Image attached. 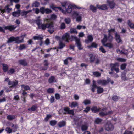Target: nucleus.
<instances>
[{
  "label": "nucleus",
  "mask_w": 134,
  "mask_h": 134,
  "mask_svg": "<svg viewBox=\"0 0 134 134\" xmlns=\"http://www.w3.org/2000/svg\"><path fill=\"white\" fill-rule=\"evenodd\" d=\"M102 120V119H100L99 118H98L97 119H96L95 121V122L97 124H99L101 122Z\"/></svg>",
  "instance_id": "nucleus-38"
},
{
  "label": "nucleus",
  "mask_w": 134,
  "mask_h": 134,
  "mask_svg": "<svg viewBox=\"0 0 134 134\" xmlns=\"http://www.w3.org/2000/svg\"><path fill=\"white\" fill-rule=\"evenodd\" d=\"M71 37L75 40L76 44L78 47L79 49V50H81V49H82V45L81 44V42L80 41V39L78 38L77 37L75 36H73V35H72Z\"/></svg>",
  "instance_id": "nucleus-8"
},
{
  "label": "nucleus",
  "mask_w": 134,
  "mask_h": 134,
  "mask_svg": "<svg viewBox=\"0 0 134 134\" xmlns=\"http://www.w3.org/2000/svg\"><path fill=\"white\" fill-rule=\"evenodd\" d=\"M20 10H18L16 12H14L12 13V15L14 17H18L21 14Z\"/></svg>",
  "instance_id": "nucleus-20"
},
{
  "label": "nucleus",
  "mask_w": 134,
  "mask_h": 134,
  "mask_svg": "<svg viewBox=\"0 0 134 134\" xmlns=\"http://www.w3.org/2000/svg\"><path fill=\"white\" fill-rule=\"evenodd\" d=\"M93 84L92 85V87L91 88V90L92 91H93V92H94V91H95V88H97V86L95 84V82L94 81V80H93Z\"/></svg>",
  "instance_id": "nucleus-29"
},
{
  "label": "nucleus",
  "mask_w": 134,
  "mask_h": 134,
  "mask_svg": "<svg viewBox=\"0 0 134 134\" xmlns=\"http://www.w3.org/2000/svg\"><path fill=\"white\" fill-rule=\"evenodd\" d=\"M40 11L42 13H46V14H49V13H51L52 11V10H51V9H48V8L45 9L44 7H42L40 9Z\"/></svg>",
  "instance_id": "nucleus-10"
},
{
  "label": "nucleus",
  "mask_w": 134,
  "mask_h": 134,
  "mask_svg": "<svg viewBox=\"0 0 134 134\" xmlns=\"http://www.w3.org/2000/svg\"><path fill=\"white\" fill-rule=\"evenodd\" d=\"M115 38L118 43H120L122 40L121 39V37L120 35H118L117 32L115 33Z\"/></svg>",
  "instance_id": "nucleus-22"
},
{
  "label": "nucleus",
  "mask_w": 134,
  "mask_h": 134,
  "mask_svg": "<svg viewBox=\"0 0 134 134\" xmlns=\"http://www.w3.org/2000/svg\"><path fill=\"white\" fill-rule=\"evenodd\" d=\"M18 49L19 50H23V49H25L26 48V46L25 44H21L18 47Z\"/></svg>",
  "instance_id": "nucleus-34"
},
{
  "label": "nucleus",
  "mask_w": 134,
  "mask_h": 134,
  "mask_svg": "<svg viewBox=\"0 0 134 134\" xmlns=\"http://www.w3.org/2000/svg\"><path fill=\"white\" fill-rule=\"evenodd\" d=\"M127 65L126 63H123L120 65V68L121 69H126V66Z\"/></svg>",
  "instance_id": "nucleus-45"
},
{
  "label": "nucleus",
  "mask_w": 134,
  "mask_h": 134,
  "mask_svg": "<svg viewBox=\"0 0 134 134\" xmlns=\"http://www.w3.org/2000/svg\"><path fill=\"white\" fill-rule=\"evenodd\" d=\"M18 83V82L16 80H15L14 81H10L9 83V85H10L11 86H15Z\"/></svg>",
  "instance_id": "nucleus-24"
},
{
  "label": "nucleus",
  "mask_w": 134,
  "mask_h": 134,
  "mask_svg": "<svg viewBox=\"0 0 134 134\" xmlns=\"http://www.w3.org/2000/svg\"><path fill=\"white\" fill-rule=\"evenodd\" d=\"M5 130L6 131L7 133H10L12 131V129H10L9 127H7L5 129Z\"/></svg>",
  "instance_id": "nucleus-41"
},
{
  "label": "nucleus",
  "mask_w": 134,
  "mask_h": 134,
  "mask_svg": "<svg viewBox=\"0 0 134 134\" xmlns=\"http://www.w3.org/2000/svg\"><path fill=\"white\" fill-rule=\"evenodd\" d=\"M18 128V127L17 125H15L14 124V126L13 127V128L12 129V131L14 132H15V131L17 130Z\"/></svg>",
  "instance_id": "nucleus-56"
},
{
  "label": "nucleus",
  "mask_w": 134,
  "mask_h": 134,
  "mask_svg": "<svg viewBox=\"0 0 134 134\" xmlns=\"http://www.w3.org/2000/svg\"><path fill=\"white\" fill-rule=\"evenodd\" d=\"M78 104L77 102H73L71 104V107H73L77 106H78Z\"/></svg>",
  "instance_id": "nucleus-44"
},
{
  "label": "nucleus",
  "mask_w": 134,
  "mask_h": 134,
  "mask_svg": "<svg viewBox=\"0 0 134 134\" xmlns=\"http://www.w3.org/2000/svg\"><path fill=\"white\" fill-rule=\"evenodd\" d=\"M51 117V115H49V114H47V116L46 118H45V120L46 121H47L48 120L49 118Z\"/></svg>",
  "instance_id": "nucleus-58"
},
{
  "label": "nucleus",
  "mask_w": 134,
  "mask_h": 134,
  "mask_svg": "<svg viewBox=\"0 0 134 134\" xmlns=\"http://www.w3.org/2000/svg\"><path fill=\"white\" fill-rule=\"evenodd\" d=\"M62 5L63 7V12H67L68 13H70L72 10V6L71 5H68L66 3H62Z\"/></svg>",
  "instance_id": "nucleus-5"
},
{
  "label": "nucleus",
  "mask_w": 134,
  "mask_h": 134,
  "mask_svg": "<svg viewBox=\"0 0 134 134\" xmlns=\"http://www.w3.org/2000/svg\"><path fill=\"white\" fill-rule=\"evenodd\" d=\"M18 62L20 65H22L24 66H26L28 65V63L25 59H23V60H19Z\"/></svg>",
  "instance_id": "nucleus-18"
},
{
  "label": "nucleus",
  "mask_w": 134,
  "mask_h": 134,
  "mask_svg": "<svg viewBox=\"0 0 134 134\" xmlns=\"http://www.w3.org/2000/svg\"><path fill=\"white\" fill-rule=\"evenodd\" d=\"M21 87H23L25 90H28V89H30V88L29 86L28 85L25 86L24 85H21Z\"/></svg>",
  "instance_id": "nucleus-43"
},
{
  "label": "nucleus",
  "mask_w": 134,
  "mask_h": 134,
  "mask_svg": "<svg viewBox=\"0 0 134 134\" xmlns=\"http://www.w3.org/2000/svg\"><path fill=\"white\" fill-rule=\"evenodd\" d=\"M124 134H132L131 131H125Z\"/></svg>",
  "instance_id": "nucleus-64"
},
{
  "label": "nucleus",
  "mask_w": 134,
  "mask_h": 134,
  "mask_svg": "<svg viewBox=\"0 0 134 134\" xmlns=\"http://www.w3.org/2000/svg\"><path fill=\"white\" fill-rule=\"evenodd\" d=\"M37 109V107L35 105H33L31 108H29L28 109V110H32V111H35Z\"/></svg>",
  "instance_id": "nucleus-48"
},
{
  "label": "nucleus",
  "mask_w": 134,
  "mask_h": 134,
  "mask_svg": "<svg viewBox=\"0 0 134 134\" xmlns=\"http://www.w3.org/2000/svg\"><path fill=\"white\" fill-rule=\"evenodd\" d=\"M119 98V97H118L117 96H113L112 97V99L114 101H117Z\"/></svg>",
  "instance_id": "nucleus-53"
},
{
  "label": "nucleus",
  "mask_w": 134,
  "mask_h": 134,
  "mask_svg": "<svg viewBox=\"0 0 134 134\" xmlns=\"http://www.w3.org/2000/svg\"><path fill=\"white\" fill-rule=\"evenodd\" d=\"M55 98L57 99H59L60 98V95L58 94H56L55 95Z\"/></svg>",
  "instance_id": "nucleus-61"
},
{
  "label": "nucleus",
  "mask_w": 134,
  "mask_h": 134,
  "mask_svg": "<svg viewBox=\"0 0 134 134\" xmlns=\"http://www.w3.org/2000/svg\"><path fill=\"white\" fill-rule=\"evenodd\" d=\"M127 24L131 28H134V24L130 20H128Z\"/></svg>",
  "instance_id": "nucleus-30"
},
{
  "label": "nucleus",
  "mask_w": 134,
  "mask_h": 134,
  "mask_svg": "<svg viewBox=\"0 0 134 134\" xmlns=\"http://www.w3.org/2000/svg\"><path fill=\"white\" fill-rule=\"evenodd\" d=\"M65 43H64L61 41H60L59 43V46L58 47V49H62L65 46Z\"/></svg>",
  "instance_id": "nucleus-27"
},
{
  "label": "nucleus",
  "mask_w": 134,
  "mask_h": 134,
  "mask_svg": "<svg viewBox=\"0 0 134 134\" xmlns=\"http://www.w3.org/2000/svg\"><path fill=\"white\" fill-rule=\"evenodd\" d=\"M56 15H54V14H52L51 16V19H56Z\"/></svg>",
  "instance_id": "nucleus-62"
},
{
  "label": "nucleus",
  "mask_w": 134,
  "mask_h": 134,
  "mask_svg": "<svg viewBox=\"0 0 134 134\" xmlns=\"http://www.w3.org/2000/svg\"><path fill=\"white\" fill-rule=\"evenodd\" d=\"M44 65V68L42 67L41 68V69H43V70H47L48 69L49 63H48V61L47 60H44L43 62Z\"/></svg>",
  "instance_id": "nucleus-14"
},
{
  "label": "nucleus",
  "mask_w": 134,
  "mask_h": 134,
  "mask_svg": "<svg viewBox=\"0 0 134 134\" xmlns=\"http://www.w3.org/2000/svg\"><path fill=\"white\" fill-rule=\"evenodd\" d=\"M83 103H84L85 104L87 105L88 104H90L91 101L90 100H89V99H86L83 101Z\"/></svg>",
  "instance_id": "nucleus-47"
},
{
  "label": "nucleus",
  "mask_w": 134,
  "mask_h": 134,
  "mask_svg": "<svg viewBox=\"0 0 134 134\" xmlns=\"http://www.w3.org/2000/svg\"><path fill=\"white\" fill-rule=\"evenodd\" d=\"M105 128L106 130L111 131L113 130L114 126L110 122H107L105 125Z\"/></svg>",
  "instance_id": "nucleus-9"
},
{
  "label": "nucleus",
  "mask_w": 134,
  "mask_h": 134,
  "mask_svg": "<svg viewBox=\"0 0 134 134\" xmlns=\"http://www.w3.org/2000/svg\"><path fill=\"white\" fill-rule=\"evenodd\" d=\"M97 7L99 9H101L103 10H106L108 9V8L107 7L106 5H97Z\"/></svg>",
  "instance_id": "nucleus-21"
},
{
  "label": "nucleus",
  "mask_w": 134,
  "mask_h": 134,
  "mask_svg": "<svg viewBox=\"0 0 134 134\" xmlns=\"http://www.w3.org/2000/svg\"><path fill=\"white\" fill-rule=\"evenodd\" d=\"M41 20L38 19L36 20V23L38 26L39 28L41 29L42 30H45L46 28L49 29L48 31L52 34L54 31V25L52 22H48L46 24H42Z\"/></svg>",
  "instance_id": "nucleus-1"
},
{
  "label": "nucleus",
  "mask_w": 134,
  "mask_h": 134,
  "mask_svg": "<svg viewBox=\"0 0 134 134\" xmlns=\"http://www.w3.org/2000/svg\"><path fill=\"white\" fill-rule=\"evenodd\" d=\"M104 37L103 40H101L103 44V45L105 46V47H107L109 48L110 49L113 47V44L111 43V42H110L109 43H105L107 40H108L109 41V40L108 39V36L107 35L104 34Z\"/></svg>",
  "instance_id": "nucleus-3"
},
{
  "label": "nucleus",
  "mask_w": 134,
  "mask_h": 134,
  "mask_svg": "<svg viewBox=\"0 0 134 134\" xmlns=\"http://www.w3.org/2000/svg\"><path fill=\"white\" fill-rule=\"evenodd\" d=\"M26 35H21V37L22 39L21 40H20L19 37H14L12 36V37H10L9 39L7 41V42L8 43H9L12 42H13V41H15V43H22V42H24V37Z\"/></svg>",
  "instance_id": "nucleus-2"
},
{
  "label": "nucleus",
  "mask_w": 134,
  "mask_h": 134,
  "mask_svg": "<svg viewBox=\"0 0 134 134\" xmlns=\"http://www.w3.org/2000/svg\"><path fill=\"white\" fill-rule=\"evenodd\" d=\"M99 115L100 116H104L107 115V112H103V111H101L99 113Z\"/></svg>",
  "instance_id": "nucleus-52"
},
{
  "label": "nucleus",
  "mask_w": 134,
  "mask_h": 134,
  "mask_svg": "<svg viewBox=\"0 0 134 134\" xmlns=\"http://www.w3.org/2000/svg\"><path fill=\"white\" fill-rule=\"evenodd\" d=\"M54 91V89L53 88H49L47 89V92L49 93H53Z\"/></svg>",
  "instance_id": "nucleus-35"
},
{
  "label": "nucleus",
  "mask_w": 134,
  "mask_h": 134,
  "mask_svg": "<svg viewBox=\"0 0 134 134\" xmlns=\"http://www.w3.org/2000/svg\"><path fill=\"white\" fill-rule=\"evenodd\" d=\"M15 115H8L7 117V119L9 120H13V119H15Z\"/></svg>",
  "instance_id": "nucleus-39"
},
{
  "label": "nucleus",
  "mask_w": 134,
  "mask_h": 134,
  "mask_svg": "<svg viewBox=\"0 0 134 134\" xmlns=\"http://www.w3.org/2000/svg\"><path fill=\"white\" fill-rule=\"evenodd\" d=\"M110 66L112 71L115 70L116 72H119L120 71V69L119 68V64L118 63L116 62L115 63H111Z\"/></svg>",
  "instance_id": "nucleus-7"
},
{
  "label": "nucleus",
  "mask_w": 134,
  "mask_h": 134,
  "mask_svg": "<svg viewBox=\"0 0 134 134\" xmlns=\"http://www.w3.org/2000/svg\"><path fill=\"white\" fill-rule=\"evenodd\" d=\"M93 75L95 76H96V77H99V76H100L101 75V73H99V72H93Z\"/></svg>",
  "instance_id": "nucleus-36"
},
{
  "label": "nucleus",
  "mask_w": 134,
  "mask_h": 134,
  "mask_svg": "<svg viewBox=\"0 0 134 134\" xmlns=\"http://www.w3.org/2000/svg\"><path fill=\"white\" fill-rule=\"evenodd\" d=\"M40 5V4L39 2H37V1H35L33 3L32 5L33 6H35V7H38Z\"/></svg>",
  "instance_id": "nucleus-42"
},
{
  "label": "nucleus",
  "mask_w": 134,
  "mask_h": 134,
  "mask_svg": "<svg viewBox=\"0 0 134 134\" xmlns=\"http://www.w3.org/2000/svg\"><path fill=\"white\" fill-rule=\"evenodd\" d=\"M16 27H17V26L16 25H11L4 26V28L5 29H8L10 31H12V30H14Z\"/></svg>",
  "instance_id": "nucleus-13"
},
{
  "label": "nucleus",
  "mask_w": 134,
  "mask_h": 134,
  "mask_svg": "<svg viewBox=\"0 0 134 134\" xmlns=\"http://www.w3.org/2000/svg\"><path fill=\"white\" fill-rule=\"evenodd\" d=\"M109 82H111V84H113L114 83L113 81L111 80L110 78H108L107 80H98L97 81V82L98 84L103 85H107Z\"/></svg>",
  "instance_id": "nucleus-6"
},
{
  "label": "nucleus",
  "mask_w": 134,
  "mask_h": 134,
  "mask_svg": "<svg viewBox=\"0 0 134 134\" xmlns=\"http://www.w3.org/2000/svg\"><path fill=\"white\" fill-rule=\"evenodd\" d=\"M66 124V122L65 121H62L59 122L58 124L59 127H62L64 126Z\"/></svg>",
  "instance_id": "nucleus-28"
},
{
  "label": "nucleus",
  "mask_w": 134,
  "mask_h": 134,
  "mask_svg": "<svg viewBox=\"0 0 134 134\" xmlns=\"http://www.w3.org/2000/svg\"><path fill=\"white\" fill-rule=\"evenodd\" d=\"M99 50H100L102 52H103V53H105L106 51L103 48V47H102V46H100L99 48Z\"/></svg>",
  "instance_id": "nucleus-59"
},
{
  "label": "nucleus",
  "mask_w": 134,
  "mask_h": 134,
  "mask_svg": "<svg viewBox=\"0 0 134 134\" xmlns=\"http://www.w3.org/2000/svg\"><path fill=\"white\" fill-rule=\"evenodd\" d=\"M54 97L53 96H52L51 97V98L50 99V102L51 103H53V102H54Z\"/></svg>",
  "instance_id": "nucleus-57"
},
{
  "label": "nucleus",
  "mask_w": 134,
  "mask_h": 134,
  "mask_svg": "<svg viewBox=\"0 0 134 134\" xmlns=\"http://www.w3.org/2000/svg\"><path fill=\"white\" fill-rule=\"evenodd\" d=\"M81 127L82 131H85L88 129V126L87 124H82L81 126Z\"/></svg>",
  "instance_id": "nucleus-25"
},
{
  "label": "nucleus",
  "mask_w": 134,
  "mask_h": 134,
  "mask_svg": "<svg viewBox=\"0 0 134 134\" xmlns=\"http://www.w3.org/2000/svg\"><path fill=\"white\" fill-rule=\"evenodd\" d=\"M12 9L11 8H9L8 5L6 6L3 10H0L1 12L2 13H3L5 12H6L7 13H9L10 11L12 10Z\"/></svg>",
  "instance_id": "nucleus-12"
},
{
  "label": "nucleus",
  "mask_w": 134,
  "mask_h": 134,
  "mask_svg": "<svg viewBox=\"0 0 134 134\" xmlns=\"http://www.w3.org/2000/svg\"><path fill=\"white\" fill-rule=\"evenodd\" d=\"M71 20L69 18H67L65 19V21L67 24H69Z\"/></svg>",
  "instance_id": "nucleus-46"
},
{
  "label": "nucleus",
  "mask_w": 134,
  "mask_h": 134,
  "mask_svg": "<svg viewBox=\"0 0 134 134\" xmlns=\"http://www.w3.org/2000/svg\"><path fill=\"white\" fill-rule=\"evenodd\" d=\"M121 76L122 79V80H125L126 79H127L126 74H122Z\"/></svg>",
  "instance_id": "nucleus-54"
},
{
  "label": "nucleus",
  "mask_w": 134,
  "mask_h": 134,
  "mask_svg": "<svg viewBox=\"0 0 134 134\" xmlns=\"http://www.w3.org/2000/svg\"><path fill=\"white\" fill-rule=\"evenodd\" d=\"M89 61L90 63L94 62L96 65H98L100 63V60L99 58H96L95 56L91 54L89 55Z\"/></svg>",
  "instance_id": "nucleus-4"
},
{
  "label": "nucleus",
  "mask_w": 134,
  "mask_h": 134,
  "mask_svg": "<svg viewBox=\"0 0 134 134\" xmlns=\"http://www.w3.org/2000/svg\"><path fill=\"white\" fill-rule=\"evenodd\" d=\"M66 27L65 24L64 23H62L60 25V28L62 29H64Z\"/></svg>",
  "instance_id": "nucleus-50"
},
{
  "label": "nucleus",
  "mask_w": 134,
  "mask_h": 134,
  "mask_svg": "<svg viewBox=\"0 0 134 134\" xmlns=\"http://www.w3.org/2000/svg\"><path fill=\"white\" fill-rule=\"evenodd\" d=\"M64 111H65L67 112L68 114H72V115H74V112L73 110H71L68 107H66L64 109Z\"/></svg>",
  "instance_id": "nucleus-17"
},
{
  "label": "nucleus",
  "mask_w": 134,
  "mask_h": 134,
  "mask_svg": "<svg viewBox=\"0 0 134 134\" xmlns=\"http://www.w3.org/2000/svg\"><path fill=\"white\" fill-rule=\"evenodd\" d=\"M31 11V10H27V11H23L21 12V16L25 15V17H26V15L28 13H29V12Z\"/></svg>",
  "instance_id": "nucleus-37"
},
{
  "label": "nucleus",
  "mask_w": 134,
  "mask_h": 134,
  "mask_svg": "<svg viewBox=\"0 0 134 134\" xmlns=\"http://www.w3.org/2000/svg\"><path fill=\"white\" fill-rule=\"evenodd\" d=\"M91 110L93 112H97L99 111L100 109H98V108H97V107H96V106H94L92 108Z\"/></svg>",
  "instance_id": "nucleus-26"
},
{
  "label": "nucleus",
  "mask_w": 134,
  "mask_h": 134,
  "mask_svg": "<svg viewBox=\"0 0 134 134\" xmlns=\"http://www.w3.org/2000/svg\"><path fill=\"white\" fill-rule=\"evenodd\" d=\"M57 122V121L54 120H51L50 122V124L52 126H54L56 124Z\"/></svg>",
  "instance_id": "nucleus-40"
},
{
  "label": "nucleus",
  "mask_w": 134,
  "mask_h": 134,
  "mask_svg": "<svg viewBox=\"0 0 134 134\" xmlns=\"http://www.w3.org/2000/svg\"><path fill=\"white\" fill-rule=\"evenodd\" d=\"M70 36L69 34L68 33H66L62 36V39L63 40H64L66 42H68L69 40V39Z\"/></svg>",
  "instance_id": "nucleus-15"
},
{
  "label": "nucleus",
  "mask_w": 134,
  "mask_h": 134,
  "mask_svg": "<svg viewBox=\"0 0 134 134\" xmlns=\"http://www.w3.org/2000/svg\"><path fill=\"white\" fill-rule=\"evenodd\" d=\"M87 38L88 40H85V42L86 43H88L89 42H91L93 39V36L91 35H88Z\"/></svg>",
  "instance_id": "nucleus-23"
},
{
  "label": "nucleus",
  "mask_w": 134,
  "mask_h": 134,
  "mask_svg": "<svg viewBox=\"0 0 134 134\" xmlns=\"http://www.w3.org/2000/svg\"><path fill=\"white\" fill-rule=\"evenodd\" d=\"M107 2L110 8H113L114 7L115 4L114 2V0H108Z\"/></svg>",
  "instance_id": "nucleus-16"
},
{
  "label": "nucleus",
  "mask_w": 134,
  "mask_h": 134,
  "mask_svg": "<svg viewBox=\"0 0 134 134\" xmlns=\"http://www.w3.org/2000/svg\"><path fill=\"white\" fill-rule=\"evenodd\" d=\"M14 99L16 100H18L19 99V96L18 95H16V96H14Z\"/></svg>",
  "instance_id": "nucleus-63"
},
{
  "label": "nucleus",
  "mask_w": 134,
  "mask_h": 134,
  "mask_svg": "<svg viewBox=\"0 0 134 134\" xmlns=\"http://www.w3.org/2000/svg\"><path fill=\"white\" fill-rule=\"evenodd\" d=\"M43 38V36L42 35H38V36H35L34 37V39L35 40L38 39V40H42Z\"/></svg>",
  "instance_id": "nucleus-31"
},
{
  "label": "nucleus",
  "mask_w": 134,
  "mask_h": 134,
  "mask_svg": "<svg viewBox=\"0 0 134 134\" xmlns=\"http://www.w3.org/2000/svg\"><path fill=\"white\" fill-rule=\"evenodd\" d=\"M2 65L3 66V70L5 72H6V71H7L8 69V65L7 64H2Z\"/></svg>",
  "instance_id": "nucleus-32"
},
{
  "label": "nucleus",
  "mask_w": 134,
  "mask_h": 134,
  "mask_svg": "<svg viewBox=\"0 0 134 134\" xmlns=\"http://www.w3.org/2000/svg\"><path fill=\"white\" fill-rule=\"evenodd\" d=\"M70 32L71 33H77V32L76 29H73L72 28L70 29Z\"/></svg>",
  "instance_id": "nucleus-49"
},
{
  "label": "nucleus",
  "mask_w": 134,
  "mask_h": 134,
  "mask_svg": "<svg viewBox=\"0 0 134 134\" xmlns=\"http://www.w3.org/2000/svg\"><path fill=\"white\" fill-rule=\"evenodd\" d=\"M56 79L53 76H51L48 79V82L49 83H51L53 82H56Z\"/></svg>",
  "instance_id": "nucleus-19"
},
{
  "label": "nucleus",
  "mask_w": 134,
  "mask_h": 134,
  "mask_svg": "<svg viewBox=\"0 0 134 134\" xmlns=\"http://www.w3.org/2000/svg\"><path fill=\"white\" fill-rule=\"evenodd\" d=\"M97 92L98 93H102L103 91V88H101L100 87H97Z\"/></svg>",
  "instance_id": "nucleus-33"
},
{
  "label": "nucleus",
  "mask_w": 134,
  "mask_h": 134,
  "mask_svg": "<svg viewBox=\"0 0 134 134\" xmlns=\"http://www.w3.org/2000/svg\"><path fill=\"white\" fill-rule=\"evenodd\" d=\"M90 8L94 12H95L96 10V8L94 7L93 5H91L90 6Z\"/></svg>",
  "instance_id": "nucleus-55"
},
{
  "label": "nucleus",
  "mask_w": 134,
  "mask_h": 134,
  "mask_svg": "<svg viewBox=\"0 0 134 134\" xmlns=\"http://www.w3.org/2000/svg\"><path fill=\"white\" fill-rule=\"evenodd\" d=\"M15 70L14 69H13V68H11L10 69L9 71V72L11 73V74H13L14 72H15Z\"/></svg>",
  "instance_id": "nucleus-60"
},
{
  "label": "nucleus",
  "mask_w": 134,
  "mask_h": 134,
  "mask_svg": "<svg viewBox=\"0 0 134 134\" xmlns=\"http://www.w3.org/2000/svg\"><path fill=\"white\" fill-rule=\"evenodd\" d=\"M115 30V29H109L108 30V39L109 42H111L113 39V36L111 35V32H114Z\"/></svg>",
  "instance_id": "nucleus-11"
},
{
  "label": "nucleus",
  "mask_w": 134,
  "mask_h": 134,
  "mask_svg": "<svg viewBox=\"0 0 134 134\" xmlns=\"http://www.w3.org/2000/svg\"><path fill=\"white\" fill-rule=\"evenodd\" d=\"M97 44L96 43H94V42H93L92 43L91 45H90V46H88V47L89 48H91L92 47H94L95 48H97Z\"/></svg>",
  "instance_id": "nucleus-51"
}]
</instances>
